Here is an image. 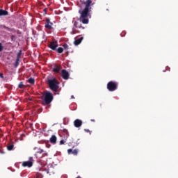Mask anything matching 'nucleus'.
I'll list each match as a JSON object with an SVG mask.
<instances>
[{
    "label": "nucleus",
    "mask_w": 178,
    "mask_h": 178,
    "mask_svg": "<svg viewBox=\"0 0 178 178\" xmlns=\"http://www.w3.org/2000/svg\"><path fill=\"white\" fill-rule=\"evenodd\" d=\"M81 5H84L85 7L83 9V6H81V9L79 10L80 15L79 20L83 23V24H88L90 19H91V10L92 8V0H80Z\"/></svg>",
    "instance_id": "obj_1"
},
{
    "label": "nucleus",
    "mask_w": 178,
    "mask_h": 178,
    "mask_svg": "<svg viewBox=\"0 0 178 178\" xmlns=\"http://www.w3.org/2000/svg\"><path fill=\"white\" fill-rule=\"evenodd\" d=\"M47 84L51 91L54 92H58V90H59V81L56 78H53L51 79L47 80Z\"/></svg>",
    "instance_id": "obj_2"
},
{
    "label": "nucleus",
    "mask_w": 178,
    "mask_h": 178,
    "mask_svg": "<svg viewBox=\"0 0 178 178\" xmlns=\"http://www.w3.org/2000/svg\"><path fill=\"white\" fill-rule=\"evenodd\" d=\"M54 101V95L49 91H46L44 94V104L43 106H46L45 109L48 110L51 108V103Z\"/></svg>",
    "instance_id": "obj_3"
},
{
    "label": "nucleus",
    "mask_w": 178,
    "mask_h": 178,
    "mask_svg": "<svg viewBox=\"0 0 178 178\" xmlns=\"http://www.w3.org/2000/svg\"><path fill=\"white\" fill-rule=\"evenodd\" d=\"M73 26H72V31L71 32V34H77L79 33H81V30H84L86 28L83 26V25L77 22V21H72Z\"/></svg>",
    "instance_id": "obj_4"
},
{
    "label": "nucleus",
    "mask_w": 178,
    "mask_h": 178,
    "mask_svg": "<svg viewBox=\"0 0 178 178\" xmlns=\"http://www.w3.org/2000/svg\"><path fill=\"white\" fill-rule=\"evenodd\" d=\"M118 82L111 81L107 83V90L111 92L116 91L118 90Z\"/></svg>",
    "instance_id": "obj_5"
},
{
    "label": "nucleus",
    "mask_w": 178,
    "mask_h": 178,
    "mask_svg": "<svg viewBox=\"0 0 178 178\" xmlns=\"http://www.w3.org/2000/svg\"><path fill=\"white\" fill-rule=\"evenodd\" d=\"M33 162H34L33 157H29V161H24L22 166H24V168H31V166H33Z\"/></svg>",
    "instance_id": "obj_6"
},
{
    "label": "nucleus",
    "mask_w": 178,
    "mask_h": 178,
    "mask_svg": "<svg viewBox=\"0 0 178 178\" xmlns=\"http://www.w3.org/2000/svg\"><path fill=\"white\" fill-rule=\"evenodd\" d=\"M45 22V29H47V30H52V26L54 25V23L51 22V19H49V18H47Z\"/></svg>",
    "instance_id": "obj_7"
},
{
    "label": "nucleus",
    "mask_w": 178,
    "mask_h": 178,
    "mask_svg": "<svg viewBox=\"0 0 178 178\" xmlns=\"http://www.w3.org/2000/svg\"><path fill=\"white\" fill-rule=\"evenodd\" d=\"M70 76V74H69V72H67L66 70H63L61 71V77L64 80H69V77Z\"/></svg>",
    "instance_id": "obj_8"
},
{
    "label": "nucleus",
    "mask_w": 178,
    "mask_h": 178,
    "mask_svg": "<svg viewBox=\"0 0 178 178\" xmlns=\"http://www.w3.org/2000/svg\"><path fill=\"white\" fill-rule=\"evenodd\" d=\"M57 47H58V42H51L49 44V47L52 49V51H56Z\"/></svg>",
    "instance_id": "obj_9"
},
{
    "label": "nucleus",
    "mask_w": 178,
    "mask_h": 178,
    "mask_svg": "<svg viewBox=\"0 0 178 178\" xmlns=\"http://www.w3.org/2000/svg\"><path fill=\"white\" fill-rule=\"evenodd\" d=\"M83 125V121L81 120L76 119L74 121V127L79 128L81 127Z\"/></svg>",
    "instance_id": "obj_10"
},
{
    "label": "nucleus",
    "mask_w": 178,
    "mask_h": 178,
    "mask_svg": "<svg viewBox=\"0 0 178 178\" xmlns=\"http://www.w3.org/2000/svg\"><path fill=\"white\" fill-rule=\"evenodd\" d=\"M67 152L69 155H70V154H72L74 155H77L79 154V149H75L73 150L72 149H68Z\"/></svg>",
    "instance_id": "obj_11"
},
{
    "label": "nucleus",
    "mask_w": 178,
    "mask_h": 178,
    "mask_svg": "<svg viewBox=\"0 0 178 178\" xmlns=\"http://www.w3.org/2000/svg\"><path fill=\"white\" fill-rule=\"evenodd\" d=\"M83 37H81L76 40H74V45H80L81 44V41H83Z\"/></svg>",
    "instance_id": "obj_12"
},
{
    "label": "nucleus",
    "mask_w": 178,
    "mask_h": 178,
    "mask_svg": "<svg viewBox=\"0 0 178 178\" xmlns=\"http://www.w3.org/2000/svg\"><path fill=\"white\" fill-rule=\"evenodd\" d=\"M8 15H9V12L0 9V16H8Z\"/></svg>",
    "instance_id": "obj_13"
},
{
    "label": "nucleus",
    "mask_w": 178,
    "mask_h": 178,
    "mask_svg": "<svg viewBox=\"0 0 178 178\" xmlns=\"http://www.w3.org/2000/svg\"><path fill=\"white\" fill-rule=\"evenodd\" d=\"M50 143H51V144H56V136L55 135H53L50 138Z\"/></svg>",
    "instance_id": "obj_14"
},
{
    "label": "nucleus",
    "mask_w": 178,
    "mask_h": 178,
    "mask_svg": "<svg viewBox=\"0 0 178 178\" xmlns=\"http://www.w3.org/2000/svg\"><path fill=\"white\" fill-rule=\"evenodd\" d=\"M62 69V67L60 66H56L53 70L55 73H59V72H60V70Z\"/></svg>",
    "instance_id": "obj_15"
},
{
    "label": "nucleus",
    "mask_w": 178,
    "mask_h": 178,
    "mask_svg": "<svg viewBox=\"0 0 178 178\" xmlns=\"http://www.w3.org/2000/svg\"><path fill=\"white\" fill-rule=\"evenodd\" d=\"M63 133L64 135H65L66 138L69 137V132L67 131V129H63Z\"/></svg>",
    "instance_id": "obj_16"
},
{
    "label": "nucleus",
    "mask_w": 178,
    "mask_h": 178,
    "mask_svg": "<svg viewBox=\"0 0 178 178\" xmlns=\"http://www.w3.org/2000/svg\"><path fill=\"white\" fill-rule=\"evenodd\" d=\"M15 145H10L7 146V149L8 151H12L14 148Z\"/></svg>",
    "instance_id": "obj_17"
},
{
    "label": "nucleus",
    "mask_w": 178,
    "mask_h": 178,
    "mask_svg": "<svg viewBox=\"0 0 178 178\" xmlns=\"http://www.w3.org/2000/svg\"><path fill=\"white\" fill-rule=\"evenodd\" d=\"M56 51L58 52V54H62L63 52V48L62 47H58Z\"/></svg>",
    "instance_id": "obj_18"
},
{
    "label": "nucleus",
    "mask_w": 178,
    "mask_h": 178,
    "mask_svg": "<svg viewBox=\"0 0 178 178\" xmlns=\"http://www.w3.org/2000/svg\"><path fill=\"white\" fill-rule=\"evenodd\" d=\"M19 62H20V60L19 58H17L15 63H14L15 67H17V66H19Z\"/></svg>",
    "instance_id": "obj_19"
},
{
    "label": "nucleus",
    "mask_w": 178,
    "mask_h": 178,
    "mask_svg": "<svg viewBox=\"0 0 178 178\" xmlns=\"http://www.w3.org/2000/svg\"><path fill=\"white\" fill-rule=\"evenodd\" d=\"M29 83H30V84H34V83H35V80L33 78H30L29 80H28Z\"/></svg>",
    "instance_id": "obj_20"
},
{
    "label": "nucleus",
    "mask_w": 178,
    "mask_h": 178,
    "mask_svg": "<svg viewBox=\"0 0 178 178\" xmlns=\"http://www.w3.org/2000/svg\"><path fill=\"white\" fill-rule=\"evenodd\" d=\"M26 86L23 84V82H20L18 85V88H24Z\"/></svg>",
    "instance_id": "obj_21"
},
{
    "label": "nucleus",
    "mask_w": 178,
    "mask_h": 178,
    "mask_svg": "<svg viewBox=\"0 0 178 178\" xmlns=\"http://www.w3.org/2000/svg\"><path fill=\"white\" fill-rule=\"evenodd\" d=\"M20 56H22V50H19V51L18 52V54L17 55V59L20 60Z\"/></svg>",
    "instance_id": "obj_22"
},
{
    "label": "nucleus",
    "mask_w": 178,
    "mask_h": 178,
    "mask_svg": "<svg viewBox=\"0 0 178 178\" xmlns=\"http://www.w3.org/2000/svg\"><path fill=\"white\" fill-rule=\"evenodd\" d=\"M63 47L64 49H65L66 51H67V49H69V45H68L67 44H66V43H65V44L63 45Z\"/></svg>",
    "instance_id": "obj_23"
},
{
    "label": "nucleus",
    "mask_w": 178,
    "mask_h": 178,
    "mask_svg": "<svg viewBox=\"0 0 178 178\" xmlns=\"http://www.w3.org/2000/svg\"><path fill=\"white\" fill-rule=\"evenodd\" d=\"M2 51H3V45L0 42V52H2Z\"/></svg>",
    "instance_id": "obj_24"
},
{
    "label": "nucleus",
    "mask_w": 178,
    "mask_h": 178,
    "mask_svg": "<svg viewBox=\"0 0 178 178\" xmlns=\"http://www.w3.org/2000/svg\"><path fill=\"white\" fill-rule=\"evenodd\" d=\"M42 152H44V149H39V150L37 152V154H42Z\"/></svg>",
    "instance_id": "obj_25"
},
{
    "label": "nucleus",
    "mask_w": 178,
    "mask_h": 178,
    "mask_svg": "<svg viewBox=\"0 0 178 178\" xmlns=\"http://www.w3.org/2000/svg\"><path fill=\"white\" fill-rule=\"evenodd\" d=\"M84 131H86V133H89L90 134H91V131H90V129H85Z\"/></svg>",
    "instance_id": "obj_26"
},
{
    "label": "nucleus",
    "mask_w": 178,
    "mask_h": 178,
    "mask_svg": "<svg viewBox=\"0 0 178 178\" xmlns=\"http://www.w3.org/2000/svg\"><path fill=\"white\" fill-rule=\"evenodd\" d=\"M6 30H7L8 31H13V29L12 28H9V27H7L6 29Z\"/></svg>",
    "instance_id": "obj_27"
},
{
    "label": "nucleus",
    "mask_w": 178,
    "mask_h": 178,
    "mask_svg": "<svg viewBox=\"0 0 178 178\" xmlns=\"http://www.w3.org/2000/svg\"><path fill=\"white\" fill-rule=\"evenodd\" d=\"M36 178H42V175L41 174H37Z\"/></svg>",
    "instance_id": "obj_28"
},
{
    "label": "nucleus",
    "mask_w": 178,
    "mask_h": 178,
    "mask_svg": "<svg viewBox=\"0 0 178 178\" xmlns=\"http://www.w3.org/2000/svg\"><path fill=\"white\" fill-rule=\"evenodd\" d=\"M7 27H8V26H5V25H0V28H1V29H2V28H3V29H7Z\"/></svg>",
    "instance_id": "obj_29"
},
{
    "label": "nucleus",
    "mask_w": 178,
    "mask_h": 178,
    "mask_svg": "<svg viewBox=\"0 0 178 178\" xmlns=\"http://www.w3.org/2000/svg\"><path fill=\"white\" fill-rule=\"evenodd\" d=\"M7 27H8V26H5V25H0V28H1V29H2V28H3V29H7Z\"/></svg>",
    "instance_id": "obj_30"
},
{
    "label": "nucleus",
    "mask_w": 178,
    "mask_h": 178,
    "mask_svg": "<svg viewBox=\"0 0 178 178\" xmlns=\"http://www.w3.org/2000/svg\"><path fill=\"white\" fill-rule=\"evenodd\" d=\"M44 171L47 173V175H51V172H49V169L44 170Z\"/></svg>",
    "instance_id": "obj_31"
},
{
    "label": "nucleus",
    "mask_w": 178,
    "mask_h": 178,
    "mask_svg": "<svg viewBox=\"0 0 178 178\" xmlns=\"http://www.w3.org/2000/svg\"><path fill=\"white\" fill-rule=\"evenodd\" d=\"M63 144H65V140H61L60 141V145H63Z\"/></svg>",
    "instance_id": "obj_32"
},
{
    "label": "nucleus",
    "mask_w": 178,
    "mask_h": 178,
    "mask_svg": "<svg viewBox=\"0 0 178 178\" xmlns=\"http://www.w3.org/2000/svg\"><path fill=\"white\" fill-rule=\"evenodd\" d=\"M0 77H1V79H3V74L0 73Z\"/></svg>",
    "instance_id": "obj_33"
},
{
    "label": "nucleus",
    "mask_w": 178,
    "mask_h": 178,
    "mask_svg": "<svg viewBox=\"0 0 178 178\" xmlns=\"http://www.w3.org/2000/svg\"><path fill=\"white\" fill-rule=\"evenodd\" d=\"M71 98H72V99H74V95H72V96H71Z\"/></svg>",
    "instance_id": "obj_34"
},
{
    "label": "nucleus",
    "mask_w": 178,
    "mask_h": 178,
    "mask_svg": "<svg viewBox=\"0 0 178 178\" xmlns=\"http://www.w3.org/2000/svg\"><path fill=\"white\" fill-rule=\"evenodd\" d=\"M91 122H95V120H90Z\"/></svg>",
    "instance_id": "obj_35"
}]
</instances>
